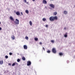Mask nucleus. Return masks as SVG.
I'll list each match as a JSON object with an SVG mask.
<instances>
[{
	"mask_svg": "<svg viewBox=\"0 0 75 75\" xmlns=\"http://www.w3.org/2000/svg\"><path fill=\"white\" fill-rule=\"evenodd\" d=\"M50 20L51 21H54V20H58V17L57 16H51L50 18Z\"/></svg>",
	"mask_w": 75,
	"mask_h": 75,
	"instance_id": "f257e3e1",
	"label": "nucleus"
},
{
	"mask_svg": "<svg viewBox=\"0 0 75 75\" xmlns=\"http://www.w3.org/2000/svg\"><path fill=\"white\" fill-rule=\"evenodd\" d=\"M14 23H15V25H18V24H19V20L17 19H16Z\"/></svg>",
	"mask_w": 75,
	"mask_h": 75,
	"instance_id": "f03ea898",
	"label": "nucleus"
},
{
	"mask_svg": "<svg viewBox=\"0 0 75 75\" xmlns=\"http://www.w3.org/2000/svg\"><path fill=\"white\" fill-rule=\"evenodd\" d=\"M14 13H16V14L17 16H21L20 12L19 11H18L16 12V11H14Z\"/></svg>",
	"mask_w": 75,
	"mask_h": 75,
	"instance_id": "7ed1b4c3",
	"label": "nucleus"
},
{
	"mask_svg": "<svg viewBox=\"0 0 75 75\" xmlns=\"http://www.w3.org/2000/svg\"><path fill=\"white\" fill-rule=\"evenodd\" d=\"M31 64V62L30 61H28L27 62V66H30Z\"/></svg>",
	"mask_w": 75,
	"mask_h": 75,
	"instance_id": "20e7f679",
	"label": "nucleus"
},
{
	"mask_svg": "<svg viewBox=\"0 0 75 75\" xmlns=\"http://www.w3.org/2000/svg\"><path fill=\"white\" fill-rule=\"evenodd\" d=\"M52 51L53 53L55 54L57 52V51H56V49L55 48H53L52 49Z\"/></svg>",
	"mask_w": 75,
	"mask_h": 75,
	"instance_id": "39448f33",
	"label": "nucleus"
},
{
	"mask_svg": "<svg viewBox=\"0 0 75 75\" xmlns=\"http://www.w3.org/2000/svg\"><path fill=\"white\" fill-rule=\"evenodd\" d=\"M49 6L50 7H51L52 8H54L55 6H54L53 4H50Z\"/></svg>",
	"mask_w": 75,
	"mask_h": 75,
	"instance_id": "423d86ee",
	"label": "nucleus"
},
{
	"mask_svg": "<svg viewBox=\"0 0 75 75\" xmlns=\"http://www.w3.org/2000/svg\"><path fill=\"white\" fill-rule=\"evenodd\" d=\"M9 18L12 21H14V18L12 17V16H10Z\"/></svg>",
	"mask_w": 75,
	"mask_h": 75,
	"instance_id": "0eeeda50",
	"label": "nucleus"
},
{
	"mask_svg": "<svg viewBox=\"0 0 75 75\" xmlns=\"http://www.w3.org/2000/svg\"><path fill=\"white\" fill-rule=\"evenodd\" d=\"M23 48L24 50H27V45H24Z\"/></svg>",
	"mask_w": 75,
	"mask_h": 75,
	"instance_id": "6e6552de",
	"label": "nucleus"
},
{
	"mask_svg": "<svg viewBox=\"0 0 75 75\" xmlns=\"http://www.w3.org/2000/svg\"><path fill=\"white\" fill-rule=\"evenodd\" d=\"M17 65H18V64L16 63V62H15L14 63H13L12 64V66H14L15 65H16V64Z\"/></svg>",
	"mask_w": 75,
	"mask_h": 75,
	"instance_id": "1a4fd4ad",
	"label": "nucleus"
},
{
	"mask_svg": "<svg viewBox=\"0 0 75 75\" xmlns=\"http://www.w3.org/2000/svg\"><path fill=\"white\" fill-rule=\"evenodd\" d=\"M42 2L44 4H47V1L46 0H43Z\"/></svg>",
	"mask_w": 75,
	"mask_h": 75,
	"instance_id": "9d476101",
	"label": "nucleus"
},
{
	"mask_svg": "<svg viewBox=\"0 0 75 75\" xmlns=\"http://www.w3.org/2000/svg\"><path fill=\"white\" fill-rule=\"evenodd\" d=\"M12 40H15V37L14 35H12L11 37Z\"/></svg>",
	"mask_w": 75,
	"mask_h": 75,
	"instance_id": "9b49d317",
	"label": "nucleus"
},
{
	"mask_svg": "<svg viewBox=\"0 0 75 75\" xmlns=\"http://www.w3.org/2000/svg\"><path fill=\"white\" fill-rule=\"evenodd\" d=\"M59 55L60 56H62V55H64V54L62 52H60L59 53Z\"/></svg>",
	"mask_w": 75,
	"mask_h": 75,
	"instance_id": "f8f14e48",
	"label": "nucleus"
},
{
	"mask_svg": "<svg viewBox=\"0 0 75 75\" xmlns=\"http://www.w3.org/2000/svg\"><path fill=\"white\" fill-rule=\"evenodd\" d=\"M0 64H1V65H2V64H3V61L2 60L1 61H0Z\"/></svg>",
	"mask_w": 75,
	"mask_h": 75,
	"instance_id": "ddd939ff",
	"label": "nucleus"
},
{
	"mask_svg": "<svg viewBox=\"0 0 75 75\" xmlns=\"http://www.w3.org/2000/svg\"><path fill=\"white\" fill-rule=\"evenodd\" d=\"M42 21H46V18H42Z\"/></svg>",
	"mask_w": 75,
	"mask_h": 75,
	"instance_id": "4468645a",
	"label": "nucleus"
},
{
	"mask_svg": "<svg viewBox=\"0 0 75 75\" xmlns=\"http://www.w3.org/2000/svg\"><path fill=\"white\" fill-rule=\"evenodd\" d=\"M53 14L54 15H55V16H56V15H57V12H55Z\"/></svg>",
	"mask_w": 75,
	"mask_h": 75,
	"instance_id": "2eb2a0df",
	"label": "nucleus"
},
{
	"mask_svg": "<svg viewBox=\"0 0 75 75\" xmlns=\"http://www.w3.org/2000/svg\"><path fill=\"white\" fill-rule=\"evenodd\" d=\"M22 59L23 60V61H25V57H23L22 58Z\"/></svg>",
	"mask_w": 75,
	"mask_h": 75,
	"instance_id": "dca6fc26",
	"label": "nucleus"
},
{
	"mask_svg": "<svg viewBox=\"0 0 75 75\" xmlns=\"http://www.w3.org/2000/svg\"><path fill=\"white\" fill-rule=\"evenodd\" d=\"M64 37H67V33H66L64 35Z\"/></svg>",
	"mask_w": 75,
	"mask_h": 75,
	"instance_id": "f3484780",
	"label": "nucleus"
},
{
	"mask_svg": "<svg viewBox=\"0 0 75 75\" xmlns=\"http://www.w3.org/2000/svg\"><path fill=\"white\" fill-rule=\"evenodd\" d=\"M64 14H67V11H64Z\"/></svg>",
	"mask_w": 75,
	"mask_h": 75,
	"instance_id": "a211bd4d",
	"label": "nucleus"
},
{
	"mask_svg": "<svg viewBox=\"0 0 75 75\" xmlns=\"http://www.w3.org/2000/svg\"><path fill=\"white\" fill-rule=\"evenodd\" d=\"M29 24L30 25H32V22L31 21H30L29 22Z\"/></svg>",
	"mask_w": 75,
	"mask_h": 75,
	"instance_id": "6ab92c4d",
	"label": "nucleus"
},
{
	"mask_svg": "<svg viewBox=\"0 0 75 75\" xmlns=\"http://www.w3.org/2000/svg\"><path fill=\"white\" fill-rule=\"evenodd\" d=\"M25 13H27V14H28V13H29L28 11V10H26Z\"/></svg>",
	"mask_w": 75,
	"mask_h": 75,
	"instance_id": "aec40b11",
	"label": "nucleus"
},
{
	"mask_svg": "<svg viewBox=\"0 0 75 75\" xmlns=\"http://www.w3.org/2000/svg\"><path fill=\"white\" fill-rule=\"evenodd\" d=\"M35 41H38V38H34Z\"/></svg>",
	"mask_w": 75,
	"mask_h": 75,
	"instance_id": "412c9836",
	"label": "nucleus"
},
{
	"mask_svg": "<svg viewBox=\"0 0 75 75\" xmlns=\"http://www.w3.org/2000/svg\"><path fill=\"white\" fill-rule=\"evenodd\" d=\"M25 38L26 40H28V37L27 36H26L25 37Z\"/></svg>",
	"mask_w": 75,
	"mask_h": 75,
	"instance_id": "4be33fe9",
	"label": "nucleus"
},
{
	"mask_svg": "<svg viewBox=\"0 0 75 75\" xmlns=\"http://www.w3.org/2000/svg\"><path fill=\"white\" fill-rule=\"evenodd\" d=\"M51 42H52V43H54L55 42L54 40H51Z\"/></svg>",
	"mask_w": 75,
	"mask_h": 75,
	"instance_id": "5701e85b",
	"label": "nucleus"
},
{
	"mask_svg": "<svg viewBox=\"0 0 75 75\" xmlns=\"http://www.w3.org/2000/svg\"><path fill=\"white\" fill-rule=\"evenodd\" d=\"M17 62H20V59H17Z\"/></svg>",
	"mask_w": 75,
	"mask_h": 75,
	"instance_id": "b1692460",
	"label": "nucleus"
},
{
	"mask_svg": "<svg viewBox=\"0 0 75 75\" xmlns=\"http://www.w3.org/2000/svg\"><path fill=\"white\" fill-rule=\"evenodd\" d=\"M47 53H50L51 51L50 50H48L47 51Z\"/></svg>",
	"mask_w": 75,
	"mask_h": 75,
	"instance_id": "393cba45",
	"label": "nucleus"
},
{
	"mask_svg": "<svg viewBox=\"0 0 75 75\" xmlns=\"http://www.w3.org/2000/svg\"><path fill=\"white\" fill-rule=\"evenodd\" d=\"M5 58H6V59H7V58H8V56H5Z\"/></svg>",
	"mask_w": 75,
	"mask_h": 75,
	"instance_id": "a878e982",
	"label": "nucleus"
},
{
	"mask_svg": "<svg viewBox=\"0 0 75 75\" xmlns=\"http://www.w3.org/2000/svg\"><path fill=\"white\" fill-rule=\"evenodd\" d=\"M9 54L10 55H11L13 54L12 53L10 52L9 53Z\"/></svg>",
	"mask_w": 75,
	"mask_h": 75,
	"instance_id": "bb28decb",
	"label": "nucleus"
},
{
	"mask_svg": "<svg viewBox=\"0 0 75 75\" xmlns=\"http://www.w3.org/2000/svg\"><path fill=\"white\" fill-rule=\"evenodd\" d=\"M23 1L25 3H27V1L26 0H24Z\"/></svg>",
	"mask_w": 75,
	"mask_h": 75,
	"instance_id": "cd10ccee",
	"label": "nucleus"
},
{
	"mask_svg": "<svg viewBox=\"0 0 75 75\" xmlns=\"http://www.w3.org/2000/svg\"><path fill=\"white\" fill-rule=\"evenodd\" d=\"M39 44H40V45H42V42H40L39 43Z\"/></svg>",
	"mask_w": 75,
	"mask_h": 75,
	"instance_id": "c85d7f7f",
	"label": "nucleus"
},
{
	"mask_svg": "<svg viewBox=\"0 0 75 75\" xmlns=\"http://www.w3.org/2000/svg\"><path fill=\"white\" fill-rule=\"evenodd\" d=\"M42 48H43V50L44 51H45V48H44V47H43Z\"/></svg>",
	"mask_w": 75,
	"mask_h": 75,
	"instance_id": "c756f323",
	"label": "nucleus"
},
{
	"mask_svg": "<svg viewBox=\"0 0 75 75\" xmlns=\"http://www.w3.org/2000/svg\"><path fill=\"white\" fill-rule=\"evenodd\" d=\"M8 65H11V63H9Z\"/></svg>",
	"mask_w": 75,
	"mask_h": 75,
	"instance_id": "7c9ffc66",
	"label": "nucleus"
},
{
	"mask_svg": "<svg viewBox=\"0 0 75 75\" xmlns=\"http://www.w3.org/2000/svg\"><path fill=\"white\" fill-rule=\"evenodd\" d=\"M48 25H46V27H48Z\"/></svg>",
	"mask_w": 75,
	"mask_h": 75,
	"instance_id": "2f4dec72",
	"label": "nucleus"
},
{
	"mask_svg": "<svg viewBox=\"0 0 75 75\" xmlns=\"http://www.w3.org/2000/svg\"><path fill=\"white\" fill-rule=\"evenodd\" d=\"M21 14L22 16H23V12H21Z\"/></svg>",
	"mask_w": 75,
	"mask_h": 75,
	"instance_id": "473e14b6",
	"label": "nucleus"
},
{
	"mask_svg": "<svg viewBox=\"0 0 75 75\" xmlns=\"http://www.w3.org/2000/svg\"><path fill=\"white\" fill-rule=\"evenodd\" d=\"M2 30V28H1L0 27V30Z\"/></svg>",
	"mask_w": 75,
	"mask_h": 75,
	"instance_id": "72a5a7b5",
	"label": "nucleus"
},
{
	"mask_svg": "<svg viewBox=\"0 0 75 75\" xmlns=\"http://www.w3.org/2000/svg\"><path fill=\"white\" fill-rule=\"evenodd\" d=\"M64 30H66V28H64Z\"/></svg>",
	"mask_w": 75,
	"mask_h": 75,
	"instance_id": "f704fd0d",
	"label": "nucleus"
},
{
	"mask_svg": "<svg viewBox=\"0 0 75 75\" xmlns=\"http://www.w3.org/2000/svg\"><path fill=\"white\" fill-rule=\"evenodd\" d=\"M33 1H35V0H32Z\"/></svg>",
	"mask_w": 75,
	"mask_h": 75,
	"instance_id": "c9c22d12",
	"label": "nucleus"
},
{
	"mask_svg": "<svg viewBox=\"0 0 75 75\" xmlns=\"http://www.w3.org/2000/svg\"><path fill=\"white\" fill-rule=\"evenodd\" d=\"M28 2H27V4H28Z\"/></svg>",
	"mask_w": 75,
	"mask_h": 75,
	"instance_id": "e433bc0d",
	"label": "nucleus"
},
{
	"mask_svg": "<svg viewBox=\"0 0 75 75\" xmlns=\"http://www.w3.org/2000/svg\"><path fill=\"white\" fill-rule=\"evenodd\" d=\"M1 24V22H0V24Z\"/></svg>",
	"mask_w": 75,
	"mask_h": 75,
	"instance_id": "4c0bfd02",
	"label": "nucleus"
},
{
	"mask_svg": "<svg viewBox=\"0 0 75 75\" xmlns=\"http://www.w3.org/2000/svg\"><path fill=\"white\" fill-rule=\"evenodd\" d=\"M52 0V1H53V0Z\"/></svg>",
	"mask_w": 75,
	"mask_h": 75,
	"instance_id": "58836bf2",
	"label": "nucleus"
},
{
	"mask_svg": "<svg viewBox=\"0 0 75 75\" xmlns=\"http://www.w3.org/2000/svg\"><path fill=\"white\" fill-rule=\"evenodd\" d=\"M74 6H75V5H74Z\"/></svg>",
	"mask_w": 75,
	"mask_h": 75,
	"instance_id": "ea45409f",
	"label": "nucleus"
}]
</instances>
